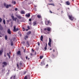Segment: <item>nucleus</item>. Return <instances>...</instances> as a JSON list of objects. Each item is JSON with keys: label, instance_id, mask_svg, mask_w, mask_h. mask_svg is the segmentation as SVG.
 <instances>
[{"label": "nucleus", "instance_id": "nucleus-1", "mask_svg": "<svg viewBox=\"0 0 79 79\" xmlns=\"http://www.w3.org/2000/svg\"><path fill=\"white\" fill-rule=\"evenodd\" d=\"M69 19L71 21H73H73H76V19L74 18V17H73L72 15H69Z\"/></svg>", "mask_w": 79, "mask_h": 79}, {"label": "nucleus", "instance_id": "nucleus-2", "mask_svg": "<svg viewBox=\"0 0 79 79\" xmlns=\"http://www.w3.org/2000/svg\"><path fill=\"white\" fill-rule=\"evenodd\" d=\"M45 24L46 26L52 25V23L50 21V20H48L45 22Z\"/></svg>", "mask_w": 79, "mask_h": 79}, {"label": "nucleus", "instance_id": "nucleus-3", "mask_svg": "<svg viewBox=\"0 0 79 79\" xmlns=\"http://www.w3.org/2000/svg\"><path fill=\"white\" fill-rule=\"evenodd\" d=\"M18 30H19L18 28H16L15 26L14 27V29L13 30V31L14 32H16V31H18Z\"/></svg>", "mask_w": 79, "mask_h": 79}, {"label": "nucleus", "instance_id": "nucleus-4", "mask_svg": "<svg viewBox=\"0 0 79 79\" xmlns=\"http://www.w3.org/2000/svg\"><path fill=\"white\" fill-rule=\"evenodd\" d=\"M2 64H4L2 65V67L4 68L5 67V66H6L7 65V63L6 62H3L2 63Z\"/></svg>", "mask_w": 79, "mask_h": 79}, {"label": "nucleus", "instance_id": "nucleus-5", "mask_svg": "<svg viewBox=\"0 0 79 79\" xmlns=\"http://www.w3.org/2000/svg\"><path fill=\"white\" fill-rule=\"evenodd\" d=\"M11 17L12 19H13V21H16V20L17 19V18H15L14 17L13 15H12Z\"/></svg>", "mask_w": 79, "mask_h": 79}, {"label": "nucleus", "instance_id": "nucleus-6", "mask_svg": "<svg viewBox=\"0 0 79 79\" xmlns=\"http://www.w3.org/2000/svg\"><path fill=\"white\" fill-rule=\"evenodd\" d=\"M48 31V32H50V31L51 30V28L50 27H48V28H44V30L45 31Z\"/></svg>", "mask_w": 79, "mask_h": 79}, {"label": "nucleus", "instance_id": "nucleus-7", "mask_svg": "<svg viewBox=\"0 0 79 79\" xmlns=\"http://www.w3.org/2000/svg\"><path fill=\"white\" fill-rule=\"evenodd\" d=\"M7 32L9 34H11V30H10V29H9L7 30Z\"/></svg>", "mask_w": 79, "mask_h": 79}, {"label": "nucleus", "instance_id": "nucleus-8", "mask_svg": "<svg viewBox=\"0 0 79 79\" xmlns=\"http://www.w3.org/2000/svg\"><path fill=\"white\" fill-rule=\"evenodd\" d=\"M10 79H16V75L13 76L11 77Z\"/></svg>", "mask_w": 79, "mask_h": 79}, {"label": "nucleus", "instance_id": "nucleus-9", "mask_svg": "<svg viewBox=\"0 0 79 79\" xmlns=\"http://www.w3.org/2000/svg\"><path fill=\"white\" fill-rule=\"evenodd\" d=\"M25 16L26 17H28V18H29V17H30V16H31V14L29 13L25 15Z\"/></svg>", "mask_w": 79, "mask_h": 79}, {"label": "nucleus", "instance_id": "nucleus-10", "mask_svg": "<svg viewBox=\"0 0 79 79\" xmlns=\"http://www.w3.org/2000/svg\"><path fill=\"white\" fill-rule=\"evenodd\" d=\"M16 17H17L19 19H21L22 17L19 15H16Z\"/></svg>", "mask_w": 79, "mask_h": 79}, {"label": "nucleus", "instance_id": "nucleus-11", "mask_svg": "<svg viewBox=\"0 0 79 79\" xmlns=\"http://www.w3.org/2000/svg\"><path fill=\"white\" fill-rule=\"evenodd\" d=\"M65 3L67 5H70V3H69V1L66 2Z\"/></svg>", "mask_w": 79, "mask_h": 79}, {"label": "nucleus", "instance_id": "nucleus-12", "mask_svg": "<svg viewBox=\"0 0 79 79\" xmlns=\"http://www.w3.org/2000/svg\"><path fill=\"white\" fill-rule=\"evenodd\" d=\"M31 34V31H29V32H28L27 33V35H30Z\"/></svg>", "mask_w": 79, "mask_h": 79}, {"label": "nucleus", "instance_id": "nucleus-13", "mask_svg": "<svg viewBox=\"0 0 79 79\" xmlns=\"http://www.w3.org/2000/svg\"><path fill=\"white\" fill-rule=\"evenodd\" d=\"M47 49V43L46 44V46L45 47H44V49L45 50H46Z\"/></svg>", "mask_w": 79, "mask_h": 79}, {"label": "nucleus", "instance_id": "nucleus-14", "mask_svg": "<svg viewBox=\"0 0 79 79\" xmlns=\"http://www.w3.org/2000/svg\"><path fill=\"white\" fill-rule=\"evenodd\" d=\"M40 65L41 66H43V65H45V63H44V61H43L41 62Z\"/></svg>", "mask_w": 79, "mask_h": 79}, {"label": "nucleus", "instance_id": "nucleus-15", "mask_svg": "<svg viewBox=\"0 0 79 79\" xmlns=\"http://www.w3.org/2000/svg\"><path fill=\"white\" fill-rule=\"evenodd\" d=\"M43 35L41 36L40 40L41 41H43Z\"/></svg>", "mask_w": 79, "mask_h": 79}, {"label": "nucleus", "instance_id": "nucleus-16", "mask_svg": "<svg viewBox=\"0 0 79 79\" xmlns=\"http://www.w3.org/2000/svg\"><path fill=\"white\" fill-rule=\"evenodd\" d=\"M2 50H1L0 51V56H1L2 55V52H3Z\"/></svg>", "mask_w": 79, "mask_h": 79}, {"label": "nucleus", "instance_id": "nucleus-17", "mask_svg": "<svg viewBox=\"0 0 79 79\" xmlns=\"http://www.w3.org/2000/svg\"><path fill=\"white\" fill-rule=\"evenodd\" d=\"M17 54H18V55H21V52L19 51H18V52H17Z\"/></svg>", "mask_w": 79, "mask_h": 79}, {"label": "nucleus", "instance_id": "nucleus-18", "mask_svg": "<svg viewBox=\"0 0 79 79\" xmlns=\"http://www.w3.org/2000/svg\"><path fill=\"white\" fill-rule=\"evenodd\" d=\"M52 44V43L49 42L48 43V45L49 46V47H51V45Z\"/></svg>", "mask_w": 79, "mask_h": 79}, {"label": "nucleus", "instance_id": "nucleus-19", "mask_svg": "<svg viewBox=\"0 0 79 79\" xmlns=\"http://www.w3.org/2000/svg\"><path fill=\"white\" fill-rule=\"evenodd\" d=\"M28 36L27 35H26L25 36V38H24V39H25V40H26V39H27L28 38Z\"/></svg>", "mask_w": 79, "mask_h": 79}, {"label": "nucleus", "instance_id": "nucleus-20", "mask_svg": "<svg viewBox=\"0 0 79 79\" xmlns=\"http://www.w3.org/2000/svg\"><path fill=\"white\" fill-rule=\"evenodd\" d=\"M37 17L38 18H41V16L40 15H37Z\"/></svg>", "mask_w": 79, "mask_h": 79}, {"label": "nucleus", "instance_id": "nucleus-21", "mask_svg": "<svg viewBox=\"0 0 79 79\" xmlns=\"http://www.w3.org/2000/svg\"><path fill=\"white\" fill-rule=\"evenodd\" d=\"M3 27L1 26V27H0V31H2L3 30Z\"/></svg>", "mask_w": 79, "mask_h": 79}, {"label": "nucleus", "instance_id": "nucleus-22", "mask_svg": "<svg viewBox=\"0 0 79 79\" xmlns=\"http://www.w3.org/2000/svg\"><path fill=\"white\" fill-rule=\"evenodd\" d=\"M21 13V14H25V12L24 11H22Z\"/></svg>", "mask_w": 79, "mask_h": 79}, {"label": "nucleus", "instance_id": "nucleus-23", "mask_svg": "<svg viewBox=\"0 0 79 79\" xmlns=\"http://www.w3.org/2000/svg\"><path fill=\"white\" fill-rule=\"evenodd\" d=\"M12 3H13V4H14V5H15V4H16V2L15 1H12Z\"/></svg>", "mask_w": 79, "mask_h": 79}, {"label": "nucleus", "instance_id": "nucleus-24", "mask_svg": "<svg viewBox=\"0 0 79 79\" xmlns=\"http://www.w3.org/2000/svg\"><path fill=\"white\" fill-rule=\"evenodd\" d=\"M7 55L9 57V58H10V55H9V53H7Z\"/></svg>", "mask_w": 79, "mask_h": 79}, {"label": "nucleus", "instance_id": "nucleus-25", "mask_svg": "<svg viewBox=\"0 0 79 79\" xmlns=\"http://www.w3.org/2000/svg\"><path fill=\"white\" fill-rule=\"evenodd\" d=\"M6 8H9V6L8 5H7L6 6Z\"/></svg>", "mask_w": 79, "mask_h": 79}, {"label": "nucleus", "instance_id": "nucleus-26", "mask_svg": "<svg viewBox=\"0 0 79 79\" xmlns=\"http://www.w3.org/2000/svg\"><path fill=\"white\" fill-rule=\"evenodd\" d=\"M26 44L27 45H28V46H29V42H28V41H27L26 42Z\"/></svg>", "mask_w": 79, "mask_h": 79}, {"label": "nucleus", "instance_id": "nucleus-27", "mask_svg": "<svg viewBox=\"0 0 79 79\" xmlns=\"http://www.w3.org/2000/svg\"><path fill=\"white\" fill-rule=\"evenodd\" d=\"M36 24H37V23H36V22H34V23L33 26H36Z\"/></svg>", "mask_w": 79, "mask_h": 79}, {"label": "nucleus", "instance_id": "nucleus-28", "mask_svg": "<svg viewBox=\"0 0 79 79\" xmlns=\"http://www.w3.org/2000/svg\"><path fill=\"white\" fill-rule=\"evenodd\" d=\"M10 45H11V46H13V42H11Z\"/></svg>", "mask_w": 79, "mask_h": 79}, {"label": "nucleus", "instance_id": "nucleus-29", "mask_svg": "<svg viewBox=\"0 0 79 79\" xmlns=\"http://www.w3.org/2000/svg\"><path fill=\"white\" fill-rule=\"evenodd\" d=\"M3 23L4 24H6L5 20V19L3 20Z\"/></svg>", "mask_w": 79, "mask_h": 79}, {"label": "nucleus", "instance_id": "nucleus-30", "mask_svg": "<svg viewBox=\"0 0 79 79\" xmlns=\"http://www.w3.org/2000/svg\"><path fill=\"white\" fill-rule=\"evenodd\" d=\"M49 42L52 43V40H51V39H50V38H49Z\"/></svg>", "mask_w": 79, "mask_h": 79}, {"label": "nucleus", "instance_id": "nucleus-31", "mask_svg": "<svg viewBox=\"0 0 79 79\" xmlns=\"http://www.w3.org/2000/svg\"><path fill=\"white\" fill-rule=\"evenodd\" d=\"M5 40H7V36L6 35L5 36Z\"/></svg>", "mask_w": 79, "mask_h": 79}, {"label": "nucleus", "instance_id": "nucleus-32", "mask_svg": "<svg viewBox=\"0 0 79 79\" xmlns=\"http://www.w3.org/2000/svg\"><path fill=\"white\" fill-rule=\"evenodd\" d=\"M24 79H27V76H25L24 77Z\"/></svg>", "mask_w": 79, "mask_h": 79}, {"label": "nucleus", "instance_id": "nucleus-33", "mask_svg": "<svg viewBox=\"0 0 79 79\" xmlns=\"http://www.w3.org/2000/svg\"><path fill=\"white\" fill-rule=\"evenodd\" d=\"M49 32H47V33L46 32H44V33L45 34H49Z\"/></svg>", "mask_w": 79, "mask_h": 79}, {"label": "nucleus", "instance_id": "nucleus-34", "mask_svg": "<svg viewBox=\"0 0 79 79\" xmlns=\"http://www.w3.org/2000/svg\"><path fill=\"white\" fill-rule=\"evenodd\" d=\"M20 66H22V62H20L19 63Z\"/></svg>", "mask_w": 79, "mask_h": 79}, {"label": "nucleus", "instance_id": "nucleus-35", "mask_svg": "<svg viewBox=\"0 0 79 79\" xmlns=\"http://www.w3.org/2000/svg\"><path fill=\"white\" fill-rule=\"evenodd\" d=\"M4 56L5 57H6V53H4Z\"/></svg>", "mask_w": 79, "mask_h": 79}, {"label": "nucleus", "instance_id": "nucleus-36", "mask_svg": "<svg viewBox=\"0 0 79 79\" xmlns=\"http://www.w3.org/2000/svg\"><path fill=\"white\" fill-rule=\"evenodd\" d=\"M2 18H0V23H2Z\"/></svg>", "mask_w": 79, "mask_h": 79}, {"label": "nucleus", "instance_id": "nucleus-37", "mask_svg": "<svg viewBox=\"0 0 79 79\" xmlns=\"http://www.w3.org/2000/svg\"><path fill=\"white\" fill-rule=\"evenodd\" d=\"M22 44H23V45H24V44H25V41L22 42Z\"/></svg>", "mask_w": 79, "mask_h": 79}, {"label": "nucleus", "instance_id": "nucleus-38", "mask_svg": "<svg viewBox=\"0 0 79 79\" xmlns=\"http://www.w3.org/2000/svg\"><path fill=\"white\" fill-rule=\"evenodd\" d=\"M43 56H40V59H42V58H43Z\"/></svg>", "mask_w": 79, "mask_h": 79}, {"label": "nucleus", "instance_id": "nucleus-39", "mask_svg": "<svg viewBox=\"0 0 79 79\" xmlns=\"http://www.w3.org/2000/svg\"><path fill=\"white\" fill-rule=\"evenodd\" d=\"M4 6H6V3H4Z\"/></svg>", "mask_w": 79, "mask_h": 79}, {"label": "nucleus", "instance_id": "nucleus-40", "mask_svg": "<svg viewBox=\"0 0 79 79\" xmlns=\"http://www.w3.org/2000/svg\"><path fill=\"white\" fill-rule=\"evenodd\" d=\"M27 27L28 28V29H30V27L29 26H28Z\"/></svg>", "mask_w": 79, "mask_h": 79}, {"label": "nucleus", "instance_id": "nucleus-41", "mask_svg": "<svg viewBox=\"0 0 79 79\" xmlns=\"http://www.w3.org/2000/svg\"><path fill=\"white\" fill-rule=\"evenodd\" d=\"M0 34L1 35H2V33H1V31H0ZM2 36L0 35V37H2Z\"/></svg>", "mask_w": 79, "mask_h": 79}, {"label": "nucleus", "instance_id": "nucleus-42", "mask_svg": "<svg viewBox=\"0 0 79 79\" xmlns=\"http://www.w3.org/2000/svg\"><path fill=\"white\" fill-rule=\"evenodd\" d=\"M35 18H34V16H32V17H31V19H34Z\"/></svg>", "mask_w": 79, "mask_h": 79}, {"label": "nucleus", "instance_id": "nucleus-43", "mask_svg": "<svg viewBox=\"0 0 79 79\" xmlns=\"http://www.w3.org/2000/svg\"><path fill=\"white\" fill-rule=\"evenodd\" d=\"M15 11H17V10H18V8H15Z\"/></svg>", "mask_w": 79, "mask_h": 79}, {"label": "nucleus", "instance_id": "nucleus-44", "mask_svg": "<svg viewBox=\"0 0 79 79\" xmlns=\"http://www.w3.org/2000/svg\"><path fill=\"white\" fill-rule=\"evenodd\" d=\"M17 67H18V68H19V65H18V64H17Z\"/></svg>", "mask_w": 79, "mask_h": 79}, {"label": "nucleus", "instance_id": "nucleus-45", "mask_svg": "<svg viewBox=\"0 0 79 79\" xmlns=\"http://www.w3.org/2000/svg\"><path fill=\"white\" fill-rule=\"evenodd\" d=\"M38 45L39 46L40 45V43H38Z\"/></svg>", "mask_w": 79, "mask_h": 79}, {"label": "nucleus", "instance_id": "nucleus-46", "mask_svg": "<svg viewBox=\"0 0 79 79\" xmlns=\"http://www.w3.org/2000/svg\"><path fill=\"white\" fill-rule=\"evenodd\" d=\"M49 2H52V0H49Z\"/></svg>", "mask_w": 79, "mask_h": 79}, {"label": "nucleus", "instance_id": "nucleus-47", "mask_svg": "<svg viewBox=\"0 0 79 79\" xmlns=\"http://www.w3.org/2000/svg\"><path fill=\"white\" fill-rule=\"evenodd\" d=\"M7 23H9V22H10V20H7Z\"/></svg>", "mask_w": 79, "mask_h": 79}, {"label": "nucleus", "instance_id": "nucleus-48", "mask_svg": "<svg viewBox=\"0 0 79 79\" xmlns=\"http://www.w3.org/2000/svg\"><path fill=\"white\" fill-rule=\"evenodd\" d=\"M8 6H9H9H10V7H11V5H10V4Z\"/></svg>", "mask_w": 79, "mask_h": 79}, {"label": "nucleus", "instance_id": "nucleus-49", "mask_svg": "<svg viewBox=\"0 0 79 79\" xmlns=\"http://www.w3.org/2000/svg\"><path fill=\"white\" fill-rule=\"evenodd\" d=\"M31 19H29V21H31Z\"/></svg>", "mask_w": 79, "mask_h": 79}, {"label": "nucleus", "instance_id": "nucleus-50", "mask_svg": "<svg viewBox=\"0 0 79 79\" xmlns=\"http://www.w3.org/2000/svg\"><path fill=\"white\" fill-rule=\"evenodd\" d=\"M31 51L32 52H34V50H33V49H32Z\"/></svg>", "mask_w": 79, "mask_h": 79}, {"label": "nucleus", "instance_id": "nucleus-51", "mask_svg": "<svg viewBox=\"0 0 79 79\" xmlns=\"http://www.w3.org/2000/svg\"><path fill=\"white\" fill-rule=\"evenodd\" d=\"M30 55H31V56H32V55H33L32 53H31Z\"/></svg>", "mask_w": 79, "mask_h": 79}, {"label": "nucleus", "instance_id": "nucleus-52", "mask_svg": "<svg viewBox=\"0 0 79 79\" xmlns=\"http://www.w3.org/2000/svg\"><path fill=\"white\" fill-rule=\"evenodd\" d=\"M48 5H52V4H48Z\"/></svg>", "mask_w": 79, "mask_h": 79}, {"label": "nucleus", "instance_id": "nucleus-53", "mask_svg": "<svg viewBox=\"0 0 79 79\" xmlns=\"http://www.w3.org/2000/svg\"><path fill=\"white\" fill-rule=\"evenodd\" d=\"M50 13H52V11H51V10H50Z\"/></svg>", "mask_w": 79, "mask_h": 79}, {"label": "nucleus", "instance_id": "nucleus-54", "mask_svg": "<svg viewBox=\"0 0 79 79\" xmlns=\"http://www.w3.org/2000/svg\"><path fill=\"white\" fill-rule=\"evenodd\" d=\"M26 72H24V74H26Z\"/></svg>", "mask_w": 79, "mask_h": 79}, {"label": "nucleus", "instance_id": "nucleus-55", "mask_svg": "<svg viewBox=\"0 0 79 79\" xmlns=\"http://www.w3.org/2000/svg\"><path fill=\"white\" fill-rule=\"evenodd\" d=\"M52 5H53V6H55V5L54 4H52Z\"/></svg>", "mask_w": 79, "mask_h": 79}, {"label": "nucleus", "instance_id": "nucleus-56", "mask_svg": "<svg viewBox=\"0 0 79 79\" xmlns=\"http://www.w3.org/2000/svg\"><path fill=\"white\" fill-rule=\"evenodd\" d=\"M26 59H27V57L26 56Z\"/></svg>", "mask_w": 79, "mask_h": 79}, {"label": "nucleus", "instance_id": "nucleus-57", "mask_svg": "<svg viewBox=\"0 0 79 79\" xmlns=\"http://www.w3.org/2000/svg\"><path fill=\"white\" fill-rule=\"evenodd\" d=\"M46 66H48V64H47L46 65Z\"/></svg>", "mask_w": 79, "mask_h": 79}, {"label": "nucleus", "instance_id": "nucleus-58", "mask_svg": "<svg viewBox=\"0 0 79 79\" xmlns=\"http://www.w3.org/2000/svg\"><path fill=\"white\" fill-rule=\"evenodd\" d=\"M19 35H20V36H21V34H20Z\"/></svg>", "mask_w": 79, "mask_h": 79}, {"label": "nucleus", "instance_id": "nucleus-59", "mask_svg": "<svg viewBox=\"0 0 79 79\" xmlns=\"http://www.w3.org/2000/svg\"><path fill=\"white\" fill-rule=\"evenodd\" d=\"M53 52H55V49H53Z\"/></svg>", "mask_w": 79, "mask_h": 79}, {"label": "nucleus", "instance_id": "nucleus-60", "mask_svg": "<svg viewBox=\"0 0 79 79\" xmlns=\"http://www.w3.org/2000/svg\"><path fill=\"white\" fill-rule=\"evenodd\" d=\"M9 54L10 55L11 54V52H9Z\"/></svg>", "mask_w": 79, "mask_h": 79}, {"label": "nucleus", "instance_id": "nucleus-61", "mask_svg": "<svg viewBox=\"0 0 79 79\" xmlns=\"http://www.w3.org/2000/svg\"><path fill=\"white\" fill-rule=\"evenodd\" d=\"M49 50H52V48H50V49H49Z\"/></svg>", "mask_w": 79, "mask_h": 79}, {"label": "nucleus", "instance_id": "nucleus-62", "mask_svg": "<svg viewBox=\"0 0 79 79\" xmlns=\"http://www.w3.org/2000/svg\"><path fill=\"white\" fill-rule=\"evenodd\" d=\"M28 31V29H26V31Z\"/></svg>", "mask_w": 79, "mask_h": 79}, {"label": "nucleus", "instance_id": "nucleus-63", "mask_svg": "<svg viewBox=\"0 0 79 79\" xmlns=\"http://www.w3.org/2000/svg\"><path fill=\"white\" fill-rule=\"evenodd\" d=\"M2 26V25H1V24H0V27H1Z\"/></svg>", "mask_w": 79, "mask_h": 79}, {"label": "nucleus", "instance_id": "nucleus-64", "mask_svg": "<svg viewBox=\"0 0 79 79\" xmlns=\"http://www.w3.org/2000/svg\"><path fill=\"white\" fill-rule=\"evenodd\" d=\"M30 59V58H28V60H29Z\"/></svg>", "mask_w": 79, "mask_h": 79}]
</instances>
